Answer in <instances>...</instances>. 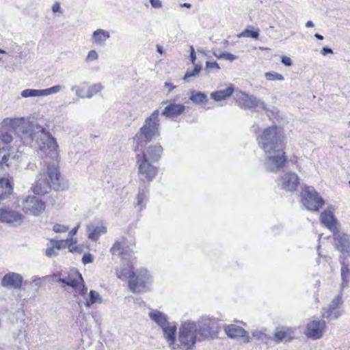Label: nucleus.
<instances>
[{
  "label": "nucleus",
  "mask_w": 350,
  "mask_h": 350,
  "mask_svg": "<svg viewBox=\"0 0 350 350\" xmlns=\"http://www.w3.org/2000/svg\"><path fill=\"white\" fill-rule=\"evenodd\" d=\"M4 124L11 125L15 129L26 148L31 146L35 140L36 147L42 156L57 159L59 151L56 139L44 128L25 118L7 119Z\"/></svg>",
  "instance_id": "1"
},
{
  "label": "nucleus",
  "mask_w": 350,
  "mask_h": 350,
  "mask_svg": "<svg viewBox=\"0 0 350 350\" xmlns=\"http://www.w3.org/2000/svg\"><path fill=\"white\" fill-rule=\"evenodd\" d=\"M284 139L282 129L275 125L264 129L256 137L259 147L265 153V166L269 171L278 170L286 162Z\"/></svg>",
  "instance_id": "2"
},
{
  "label": "nucleus",
  "mask_w": 350,
  "mask_h": 350,
  "mask_svg": "<svg viewBox=\"0 0 350 350\" xmlns=\"http://www.w3.org/2000/svg\"><path fill=\"white\" fill-rule=\"evenodd\" d=\"M59 178L60 173L57 167L54 164L48 165L37 175L31 189L38 195L48 193L52 189L57 190L60 187Z\"/></svg>",
  "instance_id": "3"
},
{
  "label": "nucleus",
  "mask_w": 350,
  "mask_h": 350,
  "mask_svg": "<svg viewBox=\"0 0 350 350\" xmlns=\"http://www.w3.org/2000/svg\"><path fill=\"white\" fill-rule=\"evenodd\" d=\"M159 111L156 109L147 118L144 125L133 137L136 143L135 150L142 148L143 144L150 142L153 138L159 136Z\"/></svg>",
  "instance_id": "4"
},
{
  "label": "nucleus",
  "mask_w": 350,
  "mask_h": 350,
  "mask_svg": "<svg viewBox=\"0 0 350 350\" xmlns=\"http://www.w3.org/2000/svg\"><path fill=\"white\" fill-rule=\"evenodd\" d=\"M178 346L184 350H191L198 342L203 341L194 321L182 322L178 329Z\"/></svg>",
  "instance_id": "5"
},
{
  "label": "nucleus",
  "mask_w": 350,
  "mask_h": 350,
  "mask_svg": "<svg viewBox=\"0 0 350 350\" xmlns=\"http://www.w3.org/2000/svg\"><path fill=\"white\" fill-rule=\"evenodd\" d=\"M29 151L31 148H26L23 144L18 148L15 144L9 148H0V167L3 169L14 165L15 161H22L27 158Z\"/></svg>",
  "instance_id": "6"
},
{
  "label": "nucleus",
  "mask_w": 350,
  "mask_h": 350,
  "mask_svg": "<svg viewBox=\"0 0 350 350\" xmlns=\"http://www.w3.org/2000/svg\"><path fill=\"white\" fill-rule=\"evenodd\" d=\"M152 276L144 268L137 270L129 280V287L134 293H142L149 290L152 283Z\"/></svg>",
  "instance_id": "7"
},
{
  "label": "nucleus",
  "mask_w": 350,
  "mask_h": 350,
  "mask_svg": "<svg viewBox=\"0 0 350 350\" xmlns=\"http://www.w3.org/2000/svg\"><path fill=\"white\" fill-rule=\"evenodd\" d=\"M195 322L199 335L203 340L214 339L217 337L218 332L215 327L217 320L215 318L203 315Z\"/></svg>",
  "instance_id": "8"
},
{
  "label": "nucleus",
  "mask_w": 350,
  "mask_h": 350,
  "mask_svg": "<svg viewBox=\"0 0 350 350\" xmlns=\"http://www.w3.org/2000/svg\"><path fill=\"white\" fill-rule=\"evenodd\" d=\"M234 98L238 105L245 109H251L258 112L266 109L265 103L261 99L243 92H237Z\"/></svg>",
  "instance_id": "9"
},
{
  "label": "nucleus",
  "mask_w": 350,
  "mask_h": 350,
  "mask_svg": "<svg viewBox=\"0 0 350 350\" xmlns=\"http://www.w3.org/2000/svg\"><path fill=\"white\" fill-rule=\"evenodd\" d=\"M301 202L307 210L319 211L324 205V200L312 187H306L301 193Z\"/></svg>",
  "instance_id": "10"
},
{
  "label": "nucleus",
  "mask_w": 350,
  "mask_h": 350,
  "mask_svg": "<svg viewBox=\"0 0 350 350\" xmlns=\"http://www.w3.org/2000/svg\"><path fill=\"white\" fill-rule=\"evenodd\" d=\"M58 281L75 288L82 296L87 292L88 288L85 286L81 273L75 269L70 270L67 276H60Z\"/></svg>",
  "instance_id": "11"
},
{
  "label": "nucleus",
  "mask_w": 350,
  "mask_h": 350,
  "mask_svg": "<svg viewBox=\"0 0 350 350\" xmlns=\"http://www.w3.org/2000/svg\"><path fill=\"white\" fill-rule=\"evenodd\" d=\"M334 246L343 258L350 257V234L340 230L333 233Z\"/></svg>",
  "instance_id": "12"
},
{
  "label": "nucleus",
  "mask_w": 350,
  "mask_h": 350,
  "mask_svg": "<svg viewBox=\"0 0 350 350\" xmlns=\"http://www.w3.org/2000/svg\"><path fill=\"white\" fill-rule=\"evenodd\" d=\"M23 211L33 216H39L45 210V202L34 196H28L23 200Z\"/></svg>",
  "instance_id": "13"
},
{
  "label": "nucleus",
  "mask_w": 350,
  "mask_h": 350,
  "mask_svg": "<svg viewBox=\"0 0 350 350\" xmlns=\"http://www.w3.org/2000/svg\"><path fill=\"white\" fill-rule=\"evenodd\" d=\"M16 118H15L14 119ZM7 119L11 118H5L2 122L1 126L0 127V139L4 144H9L14 142L12 146H15V144H16L17 148H18L19 146H23V139L21 136L16 133L15 129L12 126L5 125L4 124L5 120Z\"/></svg>",
  "instance_id": "14"
},
{
  "label": "nucleus",
  "mask_w": 350,
  "mask_h": 350,
  "mask_svg": "<svg viewBox=\"0 0 350 350\" xmlns=\"http://www.w3.org/2000/svg\"><path fill=\"white\" fill-rule=\"evenodd\" d=\"M24 220V215L10 208H0V222L6 223L13 226L21 225Z\"/></svg>",
  "instance_id": "15"
},
{
  "label": "nucleus",
  "mask_w": 350,
  "mask_h": 350,
  "mask_svg": "<svg viewBox=\"0 0 350 350\" xmlns=\"http://www.w3.org/2000/svg\"><path fill=\"white\" fill-rule=\"evenodd\" d=\"M326 331V323L323 320H313L307 324L305 334L317 340L322 338Z\"/></svg>",
  "instance_id": "16"
},
{
  "label": "nucleus",
  "mask_w": 350,
  "mask_h": 350,
  "mask_svg": "<svg viewBox=\"0 0 350 350\" xmlns=\"http://www.w3.org/2000/svg\"><path fill=\"white\" fill-rule=\"evenodd\" d=\"M342 297L340 295H336L327 307L323 309V317L332 320L338 318L342 314L340 306L342 305Z\"/></svg>",
  "instance_id": "17"
},
{
  "label": "nucleus",
  "mask_w": 350,
  "mask_h": 350,
  "mask_svg": "<svg viewBox=\"0 0 350 350\" xmlns=\"http://www.w3.org/2000/svg\"><path fill=\"white\" fill-rule=\"evenodd\" d=\"M137 163L139 164V172L148 181H152L156 176L157 168L150 161L140 158V154H137Z\"/></svg>",
  "instance_id": "18"
},
{
  "label": "nucleus",
  "mask_w": 350,
  "mask_h": 350,
  "mask_svg": "<svg viewBox=\"0 0 350 350\" xmlns=\"http://www.w3.org/2000/svg\"><path fill=\"white\" fill-rule=\"evenodd\" d=\"M299 183V178L297 174L288 172L284 174L278 179V185L282 189L294 191L297 189Z\"/></svg>",
  "instance_id": "19"
},
{
  "label": "nucleus",
  "mask_w": 350,
  "mask_h": 350,
  "mask_svg": "<svg viewBox=\"0 0 350 350\" xmlns=\"http://www.w3.org/2000/svg\"><path fill=\"white\" fill-rule=\"evenodd\" d=\"M224 330L226 334L230 338H243L246 343L252 341V338L249 335L248 332L239 325L234 324L226 325L224 327Z\"/></svg>",
  "instance_id": "20"
},
{
  "label": "nucleus",
  "mask_w": 350,
  "mask_h": 350,
  "mask_svg": "<svg viewBox=\"0 0 350 350\" xmlns=\"http://www.w3.org/2000/svg\"><path fill=\"white\" fill-rule=\"evenodd\" d=\"M73 240L67 239L66 240L55 241L51 240L50 243L47 244L45 254L47 257L52 258L57 255V251L62 248L68 247L70 251L72 252L71 248Z\"/></svg>",
  "instance_id": "21"
},
{
  "label": "nucleus",
  "mask_w": 350,
  "mask_h": 350,
  "mask_svg": "<svg viewBox=\"0 0 350 350\" xmlns=\"http://www.w3.org/2000/svg\"><path fill=\"white\" fill-rule=\"evenodd\" d=\"M124 239L122 238L116 241L110 249L113 258L120 257L122 260L130 259L133 254L132 250L126 249L124 247Z\"/></svg>",
  "instance_id": "22"
},
{
  "label": "nucleus",
  "mask_w": 350,
  "mask_h": 350,
  "mask_svg": "<svg viewBox=\"0 0 350 350\" xmlns=\"http://www.w3.org/2000/svg\"><path fill=\"white\" fill-rule=\"evenodd\" d=\"M22 282V275L14 272L5 274L1 280V284L3 286L14 289H19L21 287Z\"/></svg>",
  "instance_id": "23"
},
{
  "label": "nucleus",
  "mask_w": 350,
  "mask_h": 350,
  "mask_svg": "<svg viewBox=\"0 0 350 350\" xmlns=\"http://www.w3.org/2000/svg\"><path fill=\"white\" fill-rule=\"evenodd\" d=\"M88 238L92 241H97L100 237L107 233L106 226L98 224L97 222H91L86 226Z\"/></svg>",
  "instance_id": "24"
},
{
  "label": "nucleus",
  "mask_w": 350,
  "mask_h": 350,
  "mask_svg": "<svg viewBox=\"0 0 350 350\" xmlns=\"http://www.w3.org/2000/svg\"><path fill=\"white\" fill-rule=\"evenodd\" d=\"M162 152L163 148L160 144L150 145L142 152L140 158L155 163L160 159Z\"/></svg>",
  "instance_id": "25"
},
{
  "label": "nucleus",
  "mask_w": 350,
  "mask_h": 350,
  "mask_svg": "<svg viewBox=\"0 0 350 350\" xmlns=\"http://www.w3.org/2000/svg\"><path fill=\"white\" fill-rule=\"evenodd\" d=\"M161 328L163 329V337L166 340L169 347L172 349H175L176 325L174 323H168Z\"/></svg>",
  "instance_id": "26"
},
{
  "label": "nucleus",
  "mask_w": 350,
  "mask_h": 350,
  "mask_svg": "<svg viewBox=\"0 0 350 350\" xmlns=\"http://www.w3.org/2000/svg\"><path fill=\"white\" fill-rule=\"evenodd\" d=\"M321 222L333 233L338 230V221L331 211H325L321 213Z\"/></svg>",
  "instance_id": "27"
},
{
  "label": "nucleus",
  "mask_w": 350,
  "mask_h": 350,
  "mask_svg": "<svg viewBox=\"0 0 350 350\" xmlns=\"http://www.w3.org/2000/svg\"><path fill=\"white\" fill-rule=\"evenodd\" d=\"M294 330L293 328L288 327H282L277 328L274 337L275 341L277 343H280L283 340L288 341L293 338Z\"/></svg>",
  "instance_id": "28"
},
{
  "label": "nucleus",
  "mask_w": 350,
  "mask_h": 350,
  "mask_svg": "<svg viewBox=\"0 0 350 350\" xmlns=\"http://www.w3.org/2000/svg\"><path fill=\"white\" fill-rule=\"evenodd\" d=\"M0 202L7 198L13 191V182L11 179L3 177L0 178Z\"/></svg>",
  "instance_id": "29"
},
{
  "label": "nucleus",
  "mask_w": 350,
  "mask_h": 350,
  "mask_svg": "<svg viewBox=\"0 0 350 350\" xmlns=\"http://www.w3.org/2000/svg\"><path fill=\"white\" fill-rule=\"evenodd\" d=\"M185 109L183 105L171 103L165 107L162 115L167 118H174L182 114Z\"/></svg>",
  "instance_id": "30"
},
{
  "label": "nucleus",
  "mask_w": 350,
  "mask_h": 350,
  "mask_svg": "<svg viewBox=\"0 0 350 350\" xmlns=\"http://www.w3.org/2000/svg\"><path fill=\"white\" fill-rule=\"evenodd\" d=\"M339 261L341 265L340 278H341V288L344 289L348 286L350 281V269L349 265L345 263V259L342 256L339 257Z\"/></svg>",
  "instance_id": "31"
},
{
  "label": "nucleus",
  "mask_w": 350,
  "mask_h": 350,
  "mask_svg": "<svg viewBox=\"0 0 350 350\" xmlns=\"http://www.w3.org/2000/svg\"><path fill=\"white\" fill-rule=\"evenodd\" d=\"M109 37L110 33L108 31L103 29H98L92 33V42L97 45L104 46Z\"/></svg>",
  "instance_id": "32"
},
{
  "label": "nucleus",
  "mask_w": 350,
  "mask_h": 350,
  "mask_svg": "<svg viewBox=\"0 0 350 350\" xmlns=\"http://www.w3.org/2000/svg\"><path fill=\"white\" fill-rule=\"evenodd\" d=\"M234 92L233 85L230 84L226 89L213 92L211 94V98L215 101L226 100L232 96Z\"/></svg>",
  "instance_id": "33"
},
{
  "label": "nucleus",
  "mask_w": 350,
  "mask_h": 350,
  "mask_svg": "<svg viewBox=\"0 0 350 350\" xmlns=\"http://www.w3.org/2000/svg\"><path fill=\"white\" fill-rule=\"evenodd\" d=\"M148 316L150 319L157 323L159 327L165 326L169 322L167 321V317L163 312L157 310H152L149 312Z\"/></svg>",
  "instance_id": "34"
},
{
  "label": "nucleus",
  "mask_w": 350,
  "mask_h": 350,
  "mask_svg": "<svg viewBox=\"0 0 350 350\" xmlns=\"http://www.w3.org/2000/svg\"><path fill=\"white\" fill-rule=\"evenodd\" d=\"M133 273L135 272L133 271V267L130 264H128L126 267L122 269H116L117 277L122 280H125L127 278L130 280Z\"/></svg>",
  "instance_id": "35"
},
{
  "label": "nucleus",
  "mask_w": 350,
  "mask_h": 350,
  "mask_svg": "<svg viewBox=\"0 0 350 350\" xmlns=\"http://www.w3.org/2000/svg\"><path fill=\"white\" fill-rule=\"evenodd\" d=\"M102 302L103 299L100 294L96 291L91 290L89 293V299H86L85 305L90 308L95 304H101Z\"/></svg>",
  "instance_id": "36"
},
{
  "label": "nucleus",
  "mask_w": 350,
  "mask_h": 350,
  "mask_svg": "<svg viewBox=\"0 0 350 350\" xmlns=\"http://www.w3.org/2000/svg\"><path fill=\"white\" fill-rule=\"evenodd\" d=\"M104 89V86L100 83H94L90 85L86 91V98H91L94 96L100 93Z\"/></svg>",
  "instance_id": "37"
},
{
  "label": "nucleus",
  "mask_w": 350,
  "mask_h": 350,
  "mask_svg": "<svg viewBox=\"0 0 350 350\" xmlns=\"http://www.w3.org/2000/svg\"><path fill=\"white\" fill-rule=\"evenodd\" d=\"M189 98L196 104L205 103L208 100L207 96L201 92H192Z\"/></svg>",
  "instance_id": "38"
},
{
  "label": "nucleus",
  "mask_w": 350,
  "mask_h": 350,
  "mask_svg": "<svg viewBox=\"0 0 350 350\" xmlns=\"http://www.w3.org/2000/svg\"><path fill=\"white\" fill-rule=\"evenodd\" d=\"M148 189L146 186L139 187L138 194L136 196L135 206H142L143 203L146 200Z\"/></svg>",
  "instance_id": "39"
},
{
  "label": "nucleus",
  "mask_w": 350,
  "mask_h": 350,
  "mask_svg": "<svg viewBox=\"0 0 350 350\" xmlns=\"http://www.w3.org/2000/svg\"><path fill=\"white\" fill-rule=\"evenodd\" d=\"M23 98L41 97L42 96V90L25 89L21 92Z\"/></svg>",
  "instance_id": "40"
},
{
  "label": "nucleus",
  "mask_w": 350,
  "mask_h": 350,
  "mask_svg": "<svg viewBox=\"0 0 350 350\" xmlns=\"http://www.w3.org/2000/svg\"><path fill=\"white\" fill-rule=\"evenodd\" d=\"M251 336L252 338H254L258 341L267 344L269 341V336L263 330H254L252 332Z\"/></svg>",
  "instance_id": "41"
},
{
  "label": "nucleus",
  "mask_w": 350,
  "mask_h": 350,
  "mask_svg": "<svg viewBox=\"0 0 350 350\" xmlns=\"http://www.w3.org/2000/svg\"><path fill=\"white\" fill-rule=\"evenodd\" d=\"M83 85L84 83L81 84L79 85H75L71 87V90L72 92H75L76 96L81 98H86V92L85 91V87Z\"/></svg>",
  "instance_id": "42"
},
{
  "label": "nucleus",
  "mask_w": 350,
  "mask_h": 350,
  "mask_svg": "<svg viewBox=\"0 0 350 350\" xmlns=\"http://www.w3.org/2000/svg\"><path fill=\"white\" fill-rule=\"evenodd\" d=\"M64 87L60 85H56L51 88L42 90V96H46L51 94H57L63 90Z\"/></svg>",
  "instance_id": "43"
},
{
  "label": "nucleus",
  "mask_w": 350,
  "mask_h": 350,
  "mask_svg": "<svg viewBox=\"0 0 350 350\" xmlns=\"http://www.w3.org/2000/svg\"><path fill=\"white\" fill-rule=\"evenodd\" d=\"M265 77L268 81H283L284 77L282 75L275 72H267L265 73Z\"/></svg>",
  "instance_id": "44"
},
{
  "label": "nucleus",
  "mask_w": 350,
  "mask_h": 350,
  "mask_svg": "<svg viewBox=\"0 0 350 350\" xmlns=\"http://www.w3.org/2000/svg\"><path fill=\"white\" fill-rule=\"evenodd\" d=\"M259 33L258 31H253L250 29H245L241 33L237 35L238 38H252L254 39H257L258 38Z\"/></svg>",
  "instance_id": "45"
},
{
  "label": "nucleus",
  "mask_w": 350,
  "mask_h": 350,
  "mask_svg": "<svg viewBox=\"0 0 350 350\" xmlns=\"http://www.w3.org/2000/svg\"><path fill=\"white\" fill-rule=\"evenodd\" d=\"M201 70V66L196 64L192 70H187L185 75L184 80L188 81V79L191 77L197 75Z\"/></svg>",
  "instance_id": "46"
},
{
  "label": "nucleus",
  "mask_w": 350,
  "mask_h": 350,
  "mask_svg": "<svg viewBox=\"0 0 350 350\" xmlns=\"http://www.w3.org/2000/svg\"><path fill=\"white\" fill-rule=\"evenodd\" d=\"M220 67L216 62H206V70L208 72L218 71Z\"/></svg>",
  "instance_id": "47"
},
{
  "label": "nucleus",
  "mask_w": 350,
  "mask_h": 350,
  "mask_svg": "<svg viewBox=\"0 0 350 350\" xmlns=\"http://www.w3.org/2000/svg\"><path fill=\"white\" fill-rule=\"evenodd\" d=\"M98 59V54L95 50H90L85 58V62L89 63L93 61H96Z\"/></svg>",
  "instance_id": "48"
},
{
  "label": "nucleus",
  "mask_w": 350,
  "mask_h": 350,
  "mask_svg": "<svg viewBox=\"0 0 350 350\" xmlns=\"http://www.w3.org/2000/svg\"><path fill=\"white\" fill-rule=\"evenodd\" d=\"M68 230V227L64 225L56 224L53 227V230L57 233L65 232Z\"/></svg>",
  "instance_id": "49"
},
{
  "label": "nucleus",
  "mask_w": 350,
  "mask_h": 350,
  "mask_svg": "<svg viewBox=\"0 0 350 350\" xmlns=\"http://www.w3.org/2000/svg\"><path fill=\"white\" fill-rule=\"evenodd\" d=\"M82 262L83 264L91 263L93 262V256L90 254H84L82 258Z\"/></svg>",
  "instance_id": "50"
},
{
  "label": "nucleus",
  "mask_w": 350,
  "mask_h": 350,
  "mask_svg": "<svg viewBox=\"0 0 350 350\" xmlns=\"http://www.w3.org/2000/svg\"><path fill=\"white\" fill-rule=\"evenodd\" d=\"M281 62L286 66H291L293 64L291 59L286 56L282 57Z\"/></svg>",
  "instance_id": "51"
},
{
  "label": "nucleus",
  "mask_w": 350,
  "mask_h": 350,
  "mask_svg": "<svg viewBox=\"0 0 350 350\" xmlns=\"http://www.w3.org/2000/svg\"><path fill=\"white\" fill-rule=\"evenodd\" d=\"M224 59L233 61L237 59V57L233 54L229 53H223Z\"/></svg>",
  "instance_id": "52"
},
{
  "label": "nucleus",
  "mask_w": 350,
  "mask_h": 350,
  "mask_svg": "<svg viewBox=\"0 0 350 350\" xmlns=\"http://www.w3.org/2000/svg\"><path fill=\"white\" fill-rule=\"evenodd\" d=\"M150 3L154 8H160L162 6V3L160 0H150Z\"/></svg>",
  "instance_id": "53"
},
{
  "label": "nucleus",
  "mask_w": 350,
  "mask_h": 350,
  "mask_svg": "<svg viewBox=\"0 0 350 350\" xmlns=\"http://www.w3.org/2000/svg\"><path fill=\"white\" fill-rule=\"evenodd\" d=\"M190 59H191V61L192 62V64L195 66V61H196V53H195V50H194V48L193 47V46H190Z\"/></svg>",
  "instance_id": "54"
},
{
  "label": "nucleus",
  "mask_w": 350,
  "mask_h": 350,
  "mask_svg": "<svg viewBox=\"0 0 350 350\" xmlns=\"http://www.w3.org/2000/svg\"><path fill=\"white\" fill-rule=\"evenodd\" d=\"M31 283L34 286L39 287L41 285L42 280L40 278L34 277L31 278Z\"/></svg>",
  "instance_id": "55"
},
{
  "label": "nucleus",
  "mask_w": 350,
  "mask_h": 350,
  "mask_svg": "<svg viewBox=\"0 0 350 350\" xmlns=\"http://www.w3.org/2000/svg\"><path fill=\"white\" fill-rule=\"evenodd\" d=\"M52 12L53 13L59 12L62 13V10L60 7V4L58 2L54 3L52 6Z\"/></svg>",
  "instance_id": "56"
},
{
  "label": "nucleus",
  "mask_w": 350,
  "mask_h": 350,
  "mask_svg": "<svg viewBox=\"0 0 350 350\" xmlns=\"http://www.w3.org/2000/svg\"><path fill=\"white\" fill-rule=\"evenodd\" d=\"M333 51L330 48L323 47L321 51V54L323 55H326L327 54H332Z\"/></svg>",
  "instance_id": "57"
},
{
  "label": "nucleus",
  "mask_w": 350,
  "mask_h": 350,
  "mask_svg": "<svg viewBox=\"0 0 350 350\" xmlns=\"http://www.w3.org/2000/svg\"><path fill=\"white\" fill-rule=\"evenodd\" d=\"M79 227H80V224H79L77 225L76 227H75L70 231V232H69L70 237L68 239H71L72 240V237L77 234Z\"/></svg>",
  "instance_id": "58"
},
{
  "label": "nucleus",
  "mask_w": 350,
  "mask_h": 350,
  "mask_svg": "<svg viewBox=\"0 0 350 350\" xmlns=\"http://www.w3.org/2000/svg\"><path fill=\"white\" fill-rule=\"evenodd\" d=\"M22 334V330L21 329H19L18 330L17 332L16 333H14L13 334V338L15 339V340H17L18 338H19L20 336H21Z\"/></svg>",
  "instance_id": "59"
},
{
  "label": "nucleus",
  "mask_w": 350,
  "mask_h": 350,
  "mask_svg": "<svg viewBox=\"0 0 350 350\" xmlns=\"http://www.w3.org/2000/svg\"><path fill=\"white\" fill-rule=\"evenodd\" d=\"M165 86L168 88V91L172 92L176 87L171 83H165Z\"/></svg>",
  "instance_id": "60"
},
{
  "label": "nucleus",
  "mask_w": 350,
  "mask_h": 350,
  "mask_svg": "<svg viewBox=\"0 0 350 350\" xmlns=\"http://www.w3.org/2000/svg\"><path fill=\"white\" fill-rule=\"evenodd\" d=\"M16 314L18 317H21V318H23V317H24V316H25L24 311H23V310H19L16 311Z\"/></svg>",
  "instance_id": "61"
},
{
  "label": "nucleus",
  "mask_w": 350,
  "mask_h": 350,
  "mask_svg": "<svg viewBox=\"0 0 350 350\" xmlns=\"http://www.w3.org/2000/svg\"><path fill=\"white\" fill-rule=\"evenodd\" d=\"M306 27H314V23L312 21H308L306 23Z\"/></svg>",
  "instance_id": "62"
},
{
  "label": "nucleus",
  "mask_w": 350,
  "mask_h": 350,
  "mask_svg": "<svg viewBox=\"0 0 350 350\" xmlns=\"http://www.w3.org/2000/svg\"><path fill=\"white\" fill-rule=\"evenodd\" d=\"M252 129L253 132L254 133L257 134V132H258V130L259 129V126H258V125L254 124V125L252 126Z\"/></svg>",
  "instance_id": "63"
},
{
  "label": "nucleus",
  "mask_w": 350,
  "mask_h": 350,
  "mask_svg": "<svg viewBox=\"0 0 350 350\" xmlns=\"http://www.w3.org/2000/svg\"><path fill=\"white\" fill-rule=\"evenodd\" d=\"M223 53H217L215 52L213 53L214 55L217 57V58H223L224 59V55H223Z\"/></svg>",
  "instance_id": "64"
}]
</instances>
